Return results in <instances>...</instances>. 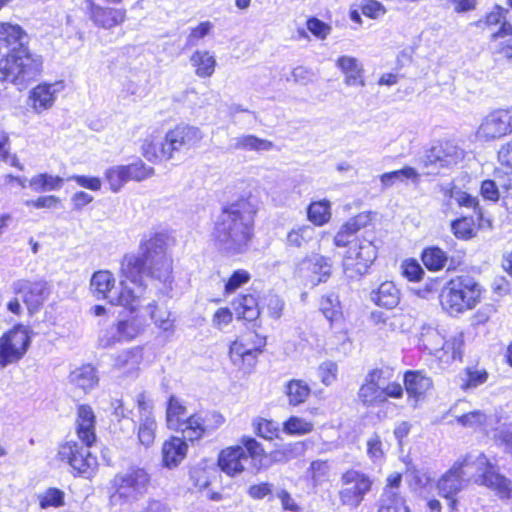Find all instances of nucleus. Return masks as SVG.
Returning a JSON list of instances; mask_svg holds the SVG:
<instances>
[{"instance_id":"f257e3e1","label":"nucleus","mask_w":512,"mask_h":512,"mask_svg":"<svg viewBox=\"0 0 512 512\" xmlns=\"http://www.w3.org/2000/svg\"><path fill=\"white\" fill-rule=\"evenodd\" d=\"M122 274L130 280L129 286L121 281L119 290L115 288V278L110 271L100 270L92 275L90 288L97 299L107 300L112 305H120L131 312L143 306L147 287L142 280L148 277L162 284L160 292L167 294L172 289V259L166 253V242L162 234H155L141 243L139 254H127L121 264Z\"/></svg>"},{"instance_id":"f03ea898","label":"nucleus","mask_w":512,"mask_h":512,"mask_svg":"<svg viewBox=\"0 0 512 512\" xmlns=\"http://www.w3.org/2000/svg\"><path fill=\"white\" fill-rule=\"evenodd\" d=\"M258 202L255 197H240L221 208L214 222L212 236L217 248L234 256L246 252L254 237Z\"/></svg>"},{"instance_id":"7ed1b4c3","label":"nucleus","mask_w":512,"mask_h":512,"mask_svg":"<svg viewBox=\"0 0 512 512\" xmlns=\"http://www.w3.org/2000/svg\"><path fill=\"white\" fill-rule=\"evenodd\" d=\"M470 479L496 491L501 498L510 496V481L496 472L495 467L483 453L468 454L463 460L457 461L438 480L439 493L447 499H452V503L455 504L453 497L466 486Z\"/></svg>"},{"instance_id":"20e7f679","label":"nucleus","mask_w":512,"mask_h":512,"mask_svg":"<svg viewBox=\"0 0 512 512\" xmlns=\"http://www.w3.org/2000/svg\"><path fill=\"white\" fill-rule=\"evenodd\" d=\"M42 69L43 59L40 55L31 52L28 47H13L0 60V81L23 90L38 79Z\"/></svg>"},{"instance_id":"39448f33","label":"nucleus","mask_w":512,"mask_h":512,"mask_svg":"<svg viewBox=\"0 0 512 512\" xmlns=\"http://www.w3.org/2000/svg\"><path fill=\"white\" fill-rule=\"evenodd\" d=\"M480 284L469 275L451 279L442 288L439 295L440 304L449 315L457 316L473 309L481 299Z\"/></svg>"},{"instance_id":"423d86ee","label":"nucleus","mask_w":512,"mask_h":512,"mask_svg":"<svg viewBox=\"0 0 512 512\" xmlns=\"http://www.w3.org/2000/svg\"><path fill=\"white\" fill-rule=\"evenodd\" d=\"M242 443L243 446L227 448L219 455V467L229 476L245 470L257 472L263 465L265 454L260 443L251 437H244Z\"/></svg>"},{"instance_id":"0eeeda50","label":"nucleus","mask_w":512,"mask_h":512,"mask_svg":"<svg viewBox=\"0 0 512 512\" xmlns=\"http://www.w3.org/2000/svg\"><path fill=\"white\" fill-rule=\"evenodd\" d=\"M151 475L144 467L131 465L118 472L111 481L114 493L113 504H132L141 499L148 491Z\"/></svg>"},{"instance_id":"6e6552de","label":"nucleus","mask_w":512,"mask_h":512,"mask_svg":"<svg viewBox=\"0 0 512 512\" xmlns=\"http://www.w3.org/2000/svg\"><path fill=\"white\" fill-rule=\"evenodd\" d=\"M377 257V247L368 238H357L350 244L344 258L343 269L350 279L365 275Z\"/></svg>"},{"instance_id":"1a4fd4ad","label":"nucleus","mask_w":512,"mask_h":512,"mask_svg":"<svg viewBox=\"0 0 512 512\" xmlns=\"http://www.w3.org/2000/svg\"><path fill=\"white\" fill-rule=\"evenodd\" d=\"M340 483L338 495L341 504L356 509L371 491L373 480L360 470L348 469L341 475Z\"/></svg>"},{"instance_id":"9d476101","label":"nucleus","mask_w":512,"mask_h":512,"mask_svg":"<svg viewBox=\"0 0 512 512\" xmlns=\"http://www.w3.org/2000/svg\"><path fill=\"white\" fill-rule=\"evenodd\" d=\"M88 446L74 441L61 445L58 451L59 459L66 462L75 476L89 478L97 466V459L91 454Z\"/></svg>"},{"instance_id":"9b49d317","label":"nucleus","mask_w":512,"mask_h":512,"mask_svg":"<svg viewBox=\"0 0 512 512\" xmlns=\"http://www.w3.org/2000/svg\"><path fill=\"white\" fill-rule=\"evenodd\" d=\"M30 337L25 327L16 326L0 338V367L20 360L30 346Z\"/></svg>"},{"instance_id":"f8f14e48","label":"nucleus","mask_w":512,"mask_h":512,"mask_svg":"<svg viewBox=\"0 0 512 512\" xmlns=\"http://www.w3.org/2000/svg\"><path fill=\"white\" fill-rule=\"evenodd\" d=\"M224 418L216 412H199L188 416L178 431L182 432L183 439L191 442L200 439L207 431L214 430L222 425Z\"/></svg>"},{"instance_id":"ddd939ff","label":"nucleus","mask_w":512,"mask_h":512,"mask_svg":"<svg viewBox=\"0 0 512 512\" xmlns=\"http://www.w3.org/2000/svg\"><path fill=\"white\" fill-rule=\"evenodd\" d=\"M141 331V326L136 317L118 320L109 329L102 331L99 336V345L103 348L110 347L118 342L133 340Z\"/></svg>"},{"instance_id":"4468645a","label":"nucleus","mask_w":512,"mask_h":512,"mask_svg":"<svg viewBox=\"0 0 512 512\" xmlns=\"http://www.w3.org/2000/svg\"><path fill=\"white\" fill-rule=\"evenodd\" d=\"M464 156V152L452 141L441 142L433 146L426 154L423 162L426 167L448 168L456 165Z\"/></svg>"},{"instance_id":"2eb2a0df","label":"nucleus","mask_w":512,"mask_h":512,"mask_svg":"<svg viewBox=\"0 0 512 512\" xmlns=\"http://www.w3.org/2000/svg\"><path fill=\"white\" fill-rule=\"evenodd\" d=\"M168 147L172 157L175 153L186 152L194 148L202 139L200 129L189 125H179L166 133Z\"/></svg>"},{"instance_id":"dca6fc26","label":"nucleus","mask_w":512,"mask_h":512,"mask_svg":"<svg viewBox=\"0 0 512 512\" xmlns=\"http://www.w3.org/2000/svg\"><path fill=\"white\" fill-rule=\"evenodd\" d=\"M385 384L383 370L373 369L365 377L361 385L358 398L365 406H375L384 403L382 385Z\"/></svg>"},{"instance_id":"f3484780","label":"nucleus","mask_w":512,"mask_h":512,"mask_svg":"<svg viewBox=\"0 0 512 512\" xmlns=\"http://www.w3.org/2000/svg\"><path fill=\"white\" fill-rule=\"evenodd\" d=\"M263 341H259V345H251L246 342L243 336L230 345L229 355L234 365L240 367L245 372L252 369L256 364V359L260 353V347Z\"/></svg>"},{"instance_id":"a211bd4d","label":"nucleus","mask_w":512,"mask_h":512,"mask_svg":"<svg viewBox=\"0 0 512 512\" xmlns=\"http://www.w3.org/2000/svg\"><path fill=\"white\" fill-rule=\"evenodd\" d=\"M509 134L504 109H498L489 113L481 122L477 130V138L484 141H492Z\"/></svg>"},{"instance_id":"6ab92c4d","label":"nucleus","mask_w":512,"mask_h":512,"mask_svg":"<svg viewBox=\"0 0 512 512\" xmlns=\"http://www.w3.org/2000/svg\"><path fill=\"white\" fill-rule=\"evenodd\" d=\"M12 288L15 294L23 295V300L31 312L38 310L48 295L46 283L42 281L17 280Z\"/></svg>"},{"instance_id":"aec40b11","label":"nucleus","mask_w":512,"mask_h":512,"mask_svg":"<svg viewBox=\"0 0 512 512\" xmlns=\"http://www.w3.org/2000/svg\"><path fill=\"white\" fill-rule=\"evenodd\" d=\"M62 88V82L41 83L34 87L29 93V102L33 110L41 113L51 108Z\"/></svg>"},{"instance_id":"412c9836","label":"nucleus","mask_w":512,"mask_h":512,"mask_svg":"<svg viewBox=\"0 0 512 512\" xmlns=\"http://www.w3.org/2000/svg\"><path fill=\"white\" fill-rule=\"evenodd\" d=\"M406 393L409 400H413L416 407L418 401L423 399L427 391L432 387V380L423 371L408 370L403 377Z\"/></svg>"},{"instance_id":"4be33fe9","label":"nucleus","mask_w":512,"mask_h":512,"mask_svg":"<svg viewBox=\"0 0 512 512\" xmlns=\"http://www.w3.org/2000/svg\"><path fill=\"white\" fill-rule=\"evenodd\" d=\"M95 414L89 405H80L77 410V435L82 443L91 447L96 441Z\"/></svg>"},{"instance_id":"5701e85b","label":"nucleus","mask_w":512,"mask_h":512,"mask_svg":"<svg viewBox=\"0 0 512 512\" xmlns=\"http://www.w3.org/2000/svg\"><path fill=\"white\" fill-rule=\"evenodd\" d=\"M510 14L508 9H505L499 5H495L492 11H490L484 19H480L477 22L479 27H493L500 25L498 31L492 34L495 39H503L505 35L512 34V25L508 22L507 17Z\"/></svg>"},{"instance_id":"b1692460","label":"nucleus","mask_w":512,"mask_h":512,"mask_svg":"<svg viewBox=\"0 0 512 512\" xmlns=\"http://www.w3.org/2000/svg\"><path fill=\"white\" fill-rule=\"evenodd\" d=\"M186 440L173 436L166 440L162 445V463L164 467H177L187 454Z\"/></svg>"},{"instance_id":"393cba45","label":"nucleus","mask_w":512,"mask_h":512,"mask_svg":"<svg viewBox=\"0 0 512 512\" xmlns=\"http://www.w3.org/2000/svg\"><path fill=\"white\" fill-rule=\"evenodd\" d=\"M143 359L139 347L123 350L114 357L113 368L126 376H133L139 369Z\"/></svg>"},{"instance_id":"a878e982","label":"nucleus","mask_w":512,"mask_h":512,"mask_svg":"<svg viewBox=\"0 0 512 512\" xmlns=\"http://www.w3.org/2000/svg\"><path fill=\"white\" fill-rule=\"evenodd\" d=\"M371 301L382 308L393 309L400 302V291L392 281L381 283L370 293Z\"/></svg>"},{"instance_id":"bb28decb","label":"nucleus","mask_w":512,"mask_h":512,"mask_svg":"<svg viewBox=\"0 0 512 512\" xmlns=\"http://www.w3.org/2000/svg\"><path fill=\"white\" fill-rule=\"evenodd\" d=\"M336 66L345 75L344 82L347 86H364L363 66L359 60L352 56H340Z\"/></svg>"},{"instance_id":"cd10ccee","label":"nucleus","mask_w":512,"mask_h":512,"mask_svg":"<svg viewBox=\"0 0 512 512\" xmlns=\"http://www.w3.org/2000/svg\"><path fill=\"white\" fill-rule=\"evenodd\" d=\"M126 10L116 8H104L97 5L91 6V19L105 29L117 26L125 21Z\"/></svg>"},{"instance_id":"c85d7f7f","label":"nucleus","mask_w":512,"mask_h":512,"mask_svg":"<svg viewBox=\"0 0 512 512\" xmlns=\"http://www.w3.org/2000/svg\"><path fill=\"white\" fill-rule=\"evenodd\" d=\"M142 148L144 157L151 162L173 158L166 136L163 138L159 135H151L144 141Z\"/></svg>"},{"instance_id":"c756f323","label":"nucleus","mask_w":512,"mask_h":512,"mask_svg":"<svg viewBox=\"0 0 512 512\" xmlns=\"http://www.w3.org/2000/svg\"><path fill=\"white\" fill-rule=\"evenodd\" d=\"M237 318L246 321H255L260 315L257 299L251 294L240 295L232 303Z\"/></svg>"},{"instance_id":"7c9ffc66","label":"nucleus","mask_w":512,"mask_h":512,"mask_svg":"<svg viewBox=\"0 0 512 512\" xmlns=\"http://www.w3.org/2000/svg\"><path fill=\"white\" fill-rule=\"evenodd\" d=\"M70 382L87 392L98 385L99 378L96 369L90 365H83L73 370L69 375Z\"/></svg>"},{"instance_id":"2f4dec72","label":"nucleus","mask_w":512,"mask_h":512,"mask_svg":"<svg viewBox=\"0 0 512 512\" xmlns=\"http://www.w3.org/2000/svg\"><path fill=\"white\" fill-rule=\"evenodd\" d=\"M0 42L12 48L27 47L28 35L21 26L2 22L0 23Z\"/></svg>"},{"instance_id":"473e14b6","label":"nucleus","mask_w":512,"mask_h":512,"mask_svg":"<svg viewBox=\"0 0 512 512\" xmlns=\"http://www.w3.org/2000/svg\"><path fill=\"white\" fill-rule=\"evenodd\" d=\"M273 147L274 144L271 141L254 135H242L230 141V148L234 150L262 152L270 151Z\"/></svg>"},{"instance_id":"72a5a7b5","label":"nucleus","mask_w":512,"mask_h":512,"mask_svg":"<svg viewBox=\"0 0 512 512\" xmlns=\"http://www.w3.org/2000/svg\"><path fill=\"white\" fill-rule=\"evenodd\" d=\"M188 417L187 408L176 396L171 395L167 402L166 422L169 429L178 431L181 424Z\"/></svg>"},{"instance_id":"f704fd0d","label":"nucleus","mask_w":512,"mask_h":512,"mask_svg":"<svg viewBox=\"0 0 512 512\" xmlns=\"http://www.w3.org/2000/svg\"><path fill=\"white\" fill-rule=\"evenodd\" d=\"M320 310L331 326L342 320L343 314L339 296L334 292L327 293L321 297Z\"/></svg>"},{"instance_id":"c9c22d12","label":"nucleus","mask_w":512,"mask_h":512,"mask_svg":"<svg viewBox=\"0 0 512 512\" xmlns=\"http://www.w3.org/2000/svg\"><path fill=\"white\" fill-rule=\"evenodd\" d=\"M284 393L288 398L289 405L299 406L308 399L311 388L303 380L292 379L286 383Z\"/></svg>"},{"instance_id":"e433bc0d","label":"nucleus","mask_w":512,"mask_h":512,"mask_svg":"<svg viewBox=\"0 0 512 512\" xmlns=\"http://www.w3.org/2000/svg\"><path fill=\"white\" fill-rule=\"evenodd\" d=\"M443 337L441 333L432 327L423 328L420 338H419V346L423 348V350L427 351L428 354L437 357L438 359H442L440 355V348L443 345Z\"/></svg>"},{"instance_id":"4c0bfd02","label":"nucleus","mask_w":512,"mask_h":512,"mask_svg":"<svg viewBox=\"0 0 512 512\" xmlns=\"http://www.w3.org/2000/svg\"><path fill=\"white\" fill-rule=\"evenodd\" d=\"M378 512H410L398 491L384 489L380 497Z\"/></svg>"},{"instance_id":"58836bf2","label":"nucleus","mask_w":512,"mask_h":512,"mask_svg":"<svg viewBox=\"0 0 512 512\" xmlns=\"http://www.w3.org/2000/svg\"><path fill=\"white\" fill-rule=\"evenodd\" d=\"M190 61L197 76L206 78L214 73L216 60L210 52L197 50L192 54Z\"/></svg>"},{"instance_id":"ea45409f","label":"nucleus","mask_w":512,"mask_h":512,"mask_svg":"<svg viewBox=\"0 0 512 512\" xmlns=\"http://www.w3.org/2000/svg\"><path fill=\"white\" fill-rule=\"evenodd\" d=\"M63 178L47 173L33 176L29 181V187L35 192L57 191L63 185Z\"/></svg>"},{"instance_id":"a19ab883","label":"nucleus","mask_w":512,"mask_h":512,"mask_svg":"<svg viewBox=\"0 0 512 512\" xmlns=\"http://www.w3.org/2000/svg\"><path fill=\"white\" fill-rule=\"evenodd\" d=\"M421 259L425 267L430 271H439L443 269L448 261L447 254L436 246L424 249Z\"/></svg>"},{"instance_id":"79ce46f5","label":"nucleus","mask_w":512,"mask_h":512,"mask_svg":"<svg viewBox=\"0 0 512 512\" xmlns=\"http://www.w3.org/2000/svg\"><path fill=\"white\" fill-rule=\"evenodd\" d=\"M157 431V422L154 416L139 417L137 436L141 445L146 448L153 445Z\"/></svg>"},{"instance_id":"37998d69","label":"nucleus","mask_w":512,"mask_h":512,"mask_svg":"<svg viewBox=\"0 0 512 512\" xmlns=\"http://www.w3.org/2000/svg\"><path fill=\"white\" fill-rule=\"evenodd\" d=\"M308 219L317 226L327 223L331 217V206L328 200L312 202L307 210Z\"/></svg>"},{"instance_id":"c03bdc74","label":"nucleus","mask_w":512,"mask_h":512,"mask_svg":"<svg viewBox=\"0 0 512 512\" xmlns=\"http://www.w3.org/2000/svg\"><path fill=\"white\" fill-rule=\"evenodd\" d=\"M488 379V373L485 369H479L477 367H467L464 372L460 375V387L467 391L475 389L478 386L484 384Z\"/></svg>"},{"instance_id":"a18cd8bd","label":"nucleus","mask_w":512,"mask_h":512,"mask_svg":"<svg viewBox=\"0 0 512 512\" xmlns=\"http://www.w3.org/2000/svg\"><path fill=\"white\" fill-rule=\"evenodd\" d=\"M509 172L498 171L495 175V180H484L481 183L480 193L485 200L496 202L502 201V187L500 180L507 176Z\"/></svg>"},{"instance_id":"49530a36","label":"nucleus","mask_w":512,"mask_h":512,"mask_svg":"<svg viewBox=\"0 0 512 512\" xmlns=\"http://www.w3.org/2000/svg\"><path fill=\"white\" fill-rule=\"evenodd\" d=\"M315 229L311 225H300L293 228L287 234V245L292 247H304L314 239Z\"/></svg>"},{"instance_id":"de8ad7c7","label":"nucleus","mask_w":512,"mask_h":512,"mask_svg":"<svg viewBox=\"0 0 512 512\" xmlns=\"http://www.w3.org/2000/svg\"><path fill=\"white\" fill-rule=\"evenodd\" d=\"M412 180L413 182H418L419 174L413 168L406 166L400 170H395L391 172H386L380 176V181L384 187H390L395 182H404L405 180Z\"/></svg>"},{"instance_id":"09e8293b","label":"nucleus","mask_w":512,"mask_h":512,"mask_svg":"<svg viewBox=\"0 0 512 512\" xmlns=\"http://www.w3.org/2000/svg\"><path fill=\"white\" fill-rule=\"evenodd\" d=\"M303 265L312 273L319 275L318 282H323L330 275L331 265L327 258L315 254L308 257Z\"/></svg>"},{"instance_id":"8fccbe9b","label":"nucleus","mask_w":512,"mask_h":512,"mask_svg":"<svg viewBox=\"0 0 512 512\" xmlns=\"http://www.w3.org/2000/svg\"><path fill=\"white\" fill-rule=\"evenodd\" d=\"M313 428L312 422L297 416L289 417L283 424V431L289 435H305L310 433Z\"/></svg>"},{"instance_id":"3c124183","label":"nucleus","mask_w":512,"mask_h":512,"mask_svg":"<svg viewBox=\"0 0 512 512\" xmlns=\"http://www.w3.org/2000/svg\"><path fill=\"white\" fill-rule=\"evenodd\" d=\"M124 167L128 181H142L154 173V169L147 166L141 160H137L136 162L129 165H124Z\"/></svg>"},{"instance_id":"603ef678","label":"nucleus","mask_w":512,"mask_h":512,"mask_svg":"<svg viewBox=\"0 0 512 512\" xmlns=\"http://www.w3.org/2000/svg\"><path fill=\"white\" fill-rule=\"evenodd\" d=\"M451 229L458 239L468 240L474 236V221L472 217H462L451 223Z\"/></svg>"},{"instance_id":"864d4df0","label":"nucleus","mask_w":512,"mask_h":512,"mask_svg":"<svg viewBox=\"0 0 512 512\" xmlns=\"http://www.w3.org/2000/svg\"><path fill=\"white\" fill-rule=\"evenodd\" d=\"M251 280V274L244 269L235 270L224 285V292L232 294Z\"/></svg>"},{"instance_id":"5fc2aeb1","label":"nucleus","mask_w":512,"mask_h":512,"mask_svg":"<svg viewBox=\"0 0 512 512\" xmlns=\"http://www.w3.org/2000/svg\"><path fill=\"white\" fill-rule=\"evenodd\" d=\"M124 165L114 166L106 170L105 177L112 191L117 192L128 182Z\"/></svg>"},{"instance_id":"6e6d98bb","label":"nucleus","mask_w":512,"mask_h":512,"mask_svg":"<svg viewBox=\"0 0 512 512\" xmlns=\"http://www.w3.org/2000/svg\"><path fill=\"white\" fill-rule=\"evenodd\" d=\"M284 301L276 294L269 293L264 297V306L266 308L269 317L273 319H280L284 309Z\"/></svg>"},{"instance_id":"4d7b16f0","label":"nucleus","mask_w":512,"mask_h":512,"mask_svg":"<svg viewBox=\"0 0 512 512\" xmlns=\"http://www.w3.org/2000/svg\"><path fill=\"white\" fill-rule=\"evenodd\" d=\"M486 414L480 410L471 411L456 418L457 422L469 428L481 427L486 422Z\"/></svg>"},{"instance_id":"13d9d810","label":"nucleus","mask_w":512,"mask_h":512,"mask_svg":"<svg viewBox=\"0 0 512 512\" xmlns=\"http://www.w3.org/2000/svg\"><path fill=\"white\" fill-rule=\"evenodd\" d=\"M255 432L264 439L272 440L278 436V424L267 419H260L255 423Z\"/></svg>"},{"instance_id":"bf43d9fd","label":"nucleus","mask_w":512,"mask_h":512,"mask_svg":"<svg viewBox=\"0 0 512 512\" xmlns=\"http://www.w3.org/2000/svg\"><path fill=\"white\" fill-rule=\"evenodd\" d=\"M338 366L333 361H325L318 368V377L321 382L329 386L337 379Z\"/></svg>"},{"instance_id":"052dcab7","label":"nucleus","mask_w":512,"mask_h":512,"mask_svg":"<svg viewBox=\"0 0 512 512\" xmlns=\"http://www.w3.org/2000/svg\"><path fill=\"white\" fill-rule=\"evenodd\" d=\"M402 274L409 281L418 282L422 279L424 270L416 260L410 259L402 264Z\"/></svg>"},{"instance_id":"680f3d73","label":"nucleus","mask_w":512,"mask_h":512,"mask_svg":"<svg viewBox=\"0 0 512 512\" xmlns=\"http://www.w3.org/2000/svg\"><path fill=\"white\" fill-rule=\"evenodd\" d=\"M147 309L149 310L151 318L160 329L163 331H171L173 329V320L170 319L171 314L169 312H164L163 315H157L155 301L149 302L147 304Z\"/></svg>"},{"instance_id":"e2e57ef3","label":"nucleus","mask_w":512,"mask_h":512,"mask_svg":"<svg viewBox=\"0 0 512 512\" xmlns=\"http://www.w3.org/2000/svg\"><path fill=\"white\" fill-rule=\"evenodd\" d=\"M211 29L212 24L209 21L201 22L197 27L192 28L190 34L187 37L186 46H196L198 41L208 35Z\"/></svg>"},{"instance_id":"0e129e2a","label":"nucleus","mask_w":512,"mask_h":512,"mask_svg":"<svg viewBox=\"0 0 512 512\" xmlns=\"http://www.w3.org/2000/svg\"><path fill=\"white\" fill-rule=\"evenodd\" d=\"M500 182L502 187V205L512 214V172L504 176Z\"/></svg>"},{"instance_id":"69168bd1","label":"nucleus","mask_w":512,"mask_h":512,"mask_svg":"<svg viewBox=\"0 0 512 512\" xmlns=\"http://www.w3.org/2000/svg\"><path fill=\"white\" fill-rule=\"evenodd\" d=\"M307 29L319 39H325L331 31L329 25L316 17H311L307 20Z\"/></svg>"},{"instance_id":"338daca9","label":"nucleus","mask_w":512,"mask_h":512,"mask_svg":"<svg viewBox=\"0 0 512 512\" xmlns=\"http://www.w3.org/2000/svg\"><path fill=\"white\" fill-rule=\"evenodd\" d=\"M309 471L314 484H319L328 475L329 464L322 460L313 461L310 465Z\"/></svg>"},{"instance_id":"774afa93","label":"nucleus","mask_w":512,"mask_h":512,"mask_svg":"<svg viewBox=\"0 0 512 512\" xmlns=\"http://www.w3.org/2000/svg\"><path fill=\"white\" fill-rule=\"evenodd\" d=\"M63 503H64V493L60 489H57V488H49L45 492V494L41 500V506L43 508L48 507V506L59 507V506L63 505Z\"/></svg>"}]
</instances>
